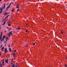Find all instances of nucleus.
Instances as JSON below:
<instances>
[{"mask_svg":"<svg viewBox=\"0 0 67 67\" xmlns=\"http://www.w3.org/2000/svg\"><path fill=\"white\" fill-rule=\"evenodd\" d=\"M13 33L12 31L10 32L9 34V35H8L9 36H10V35H12H12H13Z\"/></svg>","mask_w":67,"mask_h":67,"instance_id":"1","label":"nucleus"},{"mask_svg":"<svg viewBox=\"0 0 67 67\" xmlns=\"http://www.w3.org/2000/svg\"><path fill=\"white\" fill-rule=\"evenodd\" d=\"M0 10H1L0 12V14H1L2 12V11H3V7L0 8Z\"/></svg>","mask_w":67,"mask_h":67,"instance_id":"2","label":"nucleus"},{"mask_svg":"<svg viewBox=\"0 0 67 67\" xmlns=\"http://www.w3.org/2000/svg\"><path fill=\"white\" fill-rule=\"evenodd\" d=\"M4 50H5L4 51V53H7V49L5 48L4 49Z\"/></svg>","mask_w":67,"mask_h":67,"instance_id":"3","label":"nucleus"},{"mask_svg":"<svg viewBox=\"0 0 67 67\" xmlns=\"http://www.w3.org/2000/svg\"><path fill=\"white\" fill-rule=\"evenodd\" d=\"M6 64H8V58H7L6 60L5 61Z\"/></svg>","mask_w":67,"mask_h":67,"instance_id":"4","label":"nucleus"},{"mask_svg":"<svg viewBox=\"0 0 67 67\" xmlns=\"http://www.w3.org/2000/svg\"><path fill=\"white\" fill-rule=\"evenodd\" d=\"M5 5H6V3H5L4 4L3 7V9L4 10V9H5Z\"/></svg>","mask_w":67,"mask_h":67,"instance_id":"5","label":"nucleus"},{"mask_svg":"<svg viewBox=\"0 0 67 67\" xmlns=\"http://www.w3.org/2000/svg\"><path fill=\"white\" fill-rule=\"evenodd\" d=\"M5 35L3 36V37L2 38V40H4V38H5Z\"/></svg>","mask_w":67,"mask_h":67,"instance_id":"6","label":"nucleus"},{"mask_svg":"<svg viewBox=\"0 0 67 67\" xmlns=\"http://www.w3.org/2000/svg\"><path fill=\"white\" fill-rule=\"evenodd\" d=\"M10 16V15H8L7 16H6L5 18H4V19H7L9 16Z\"/></svg>","mask_w":67,"mask_h":67,"instance_id":"7","label":"nucleus"},{"mask_svg":"<svg viewBox=\"0 0 67 67\" xmlns=\"http://www.w3.org/2000/svg\"><path fill=\"white\" fill-rule=\"evenodd\" d=\"M19 28H20V27L19 26L17 27V28L16 29V30H17V29H18L19 30H21V29H19Z\"/></svg>","mask_w":67,"mask_h":67,"instance_id":"8","label":"nucleus"},{"mask_svg":"<svg viewBox=\"0 0 67 67\" xmlns=\"http://www.w3.org/2000/svg\"><path fill=\"white\" fill-rule=\"evenodd\" d=\"M11 67H15V63H14L13 65H12Z\"/></svg>","mask_w":67,"mask_h":67,"instance_id":"9","label":"nucleus"},{"mask_svg":"<svg viewBox=\"0 0 67 67\" xmlns=\"http://www.w3.org/2000/svg\"><path fill=\"white\" fill-rule=\"evenodd\" d=\"M4 60L2 62V64H3V66L4 65Z\"/></svg>","mask_w":67,"mask_h":67,"instance_id":"10","label":"nucleus"},{"mask_svg":"<svg viewBox=\"0 0 67 67\" xmlns=\"http://www.w3.org/2000/svg\"><path fill=\"white\" fill-rule=\"evenodd\" d=\"M5 38L6 39V42H7V41H8V37H5Z\"/></svg>","mask_w":67,"mask_h":67,"instance_id":"11","label":"nucleus"},{"mask_svg":"<svg viewBox=\"0 0 67 67\" xmlns=\"http://www.w3.org/2000/svg\"><path fill=\"white\" fill-rule=\"evenodd\" d=\"M4 21V23H3V24H2V25H4L5 24V22L6 21Z\"/></svg>","mask_w":67,"mask_h":67,"instance_id":"12","label":"nucleus"},{"mask_svg":"<svg viewBox=\"0 0 67 67\" xmlns=\"http://www.w3.org/2000/svg\"><path fill=\"white\" fill-rule=\"evenodd\" d=\"M1 38H2V36L1 35L0 36V41H1Z\"/></svg>","mask_w":67,"mask_h":67,"instance_id":"13","label":"nucleus"},{"mask_svg":"<svg viewBox=\"0 0 67 67\" xmlns=\"http://www.w3.org/2000/svg\"><path fill=\"white\" fill-rule=\"evenodd\" d=\"M16 8H19V5H17V6L16 7Z\"/></svg>","mask_w":67,"mask_h":67,"instance_id":"14","label":"nucleus"},{"mask_svg":"<svg viewBox=\"0 0 67 67\" xmlns=\"http://www.w3.org/2000/svg\"><path fill=\"white\" fill-rule=\"evenodd\" d=\"M8 26H11V25H10V24L9 23L8 24Z\"/></svg>","mask_w":67,"mask_h":67,"instance_id":"15","label":"nucleus"},{"mask_svg":"<svg viewBox=\"0 0 67 67\" xmlns=\"http://www.w3.org/2000/svg\"><path fill=\"white\" fill-rule=\"evenodd\" d=\"M13 11H14V9H12V10L11 12H13Z\"/></svg>","mask_w":67,"mask_h":67,"instance_id":"16","label":"nucleus"},{"mask_svg":"<svg viewBox=\"0 0 67 67\" xmlns=\"http://www.w3.org/2000/svg\"><path fill=\"white\" fill-rule=\"evenodd\" d=\"M13 56H14V57H15V53H14L13 54Z\"/></svg>","mask_w":67,"mask_h":67,"instance_id":"17","label":"nucleus"},{"mask_svg":"<svg viewBox=\"0 0 67 67\" xmlns=\"http://www.w3.org/2000/svg\"><path fill=\"white\" fill-rule=\"evenodd\" d=\"M10 8V7H9V6H8V7H7V10H8V8Z\"/></svg>","mask_w":67,"mask_h":67,"instance_id":"18","label":"nucleus"},{"mask_svg":"<svg viewBox=\"0 0 67 67\" xmlns=\"http://www.w3.org/2000/svg\"><path fill=\"white\" fill-rule=\"evenodd\" d=\"M0 66H2V64L1 63V64H0Z\"/></svg>","mask_w":67,"mask_h":67,"instance_id":"19","label":"nucleus"},{"mask_svg":"<svg viewBox=\"0 0 67 67\" xmlns=\"http://www.w3.org/2000/svg\"><path fill=\"white\" fill-rule=\"evenodd\" d=\"M4 15H7V13H5L4 14Z\"/></svg>","mask_w":67,"mask_h":67,"instance_id":"20","label":"nucleus"},{"mask_svg":"<svg viewBox=\"0 0 67 67\" xmlns=\"http://www.w3.org/2000/svg\"><path fill=\"white\" fill-rule=\"evenodd\" d=\"M9 51H11V48H9Z\"/></svg>","mask_w":67,"mask_h":67,"instance_id":"21","label":"nucleus"},{"mask_svg":"<svg viewBox=\"0 0 67 67\" xmlns=\"http://www.w3.org/2000/svg\"><path fill=\"white\" fill-rule=\"evenodd\" d=\"M16 50H15L14 51V53H15V52H16Z\"/></svg>","mask_w":67,"mask_h":67,"instance_id":"22","label":"nucleus"},{"mask_svg":"<svg viewBox=\"0 0 67 67\" xmlns=\"http://www.w3.org/2000/svg\"><path fill=\"white\" fill-rule=\"evenodd\" d=\"M33 45H35V43H33Z\"/></svg>","mask_w":67,"mask_h":67,"instance_id":"23","label":"nucleus"},{"mask_svg":"<svg viewBox=\"0 0 67 67\" xmlns=\"http://www.w3.org/2000/svg\"><path fill=\"white\" fill-rule=\"evenodd\" d=\"M64 66L65 67H66L67 66V65H66V64H65Z\"/></svg>","mask_w":67,"mask_h":67,"instance_id":"24","label":"nucleus"},{"mask_svg":"<svg viewBox=\"0 0 67 67\" xmlns=\"http://www.w3.org/2000/svg\"><path fill=\"white\" fill-rule=\"evenodd\" d=\"M61 33H62V34H63V31H61Z\"/></svg>","mask_w":67,"mask_h":67,"instance_id":"25","label":"nucleus"},{"mask_svg":"<svg viewBox=\"0 0 67 67\" xmlns=\"http://www.w3.org/2000/svg\"><path fill=\"white\" fill-rule=\"evenodd\" d=\"M2 47V45H1V46L0 48H1V47Z\"/></svg>","mask_w":67,"mask_h":67,"instance_id":"26","label":"nucleus"},{"mask_svg":"<svg viewBox=\"0 0 67 67\" xmlns=\"http://www.w3.org/2000/svg\"><path fill=\"white\" fill-rule=\"evenodd\" d=\"M4 49V47H3L2 48V49Z\"/></svg>","mask_w":67,"mask_h":67,"instance_id":"27","label":"nucleus"},{"mask_svg":"<svg viewBox=\"0 0 67 67\" xmlns=\"http://www.w3.org/2000/svg\"><path fill=\"white\" fill-rule=\"evenodd\" d=\"M10 5H11V4H9V7H10Z\"/></svg>","mask_w":67,"mask_h":67,"instance_id":"28","label":"nucleus"},{"mask_svg":"<svg viewBox=\"0 0 67 67\" xmlns=\"http://www.w3.org/2000/svg\"><path fill=\"white\" fill-rule=\"evenodd\" d=\"M1 56V53L0 52V57Z\"/></svg>","mask_w":67,"mask_h":67,"instance_id":"29","label":"nucleus"},{"mask_svg":"<svg viewBox=\"0 0 67 67\" xmlns=\"http://www.w3.org/2000/svg\"><path fill=\"white\" fill-rule=\"evenodd\" d=\"M9 13H8L6 15H7V14H9Z\"/></svg>","mask_w":67,"mask_h":67,"instance_id":"30","label":"nucleus"},{"mask_svg":"<svg viewBox=\"0 0 67 67\" xmlns=\"http://www.w3.org/2000/svg\"><path fill=\"white\" fill-rule=\"evenodd\" d=\"M25 32H27V30H26L25 31Z\"/></svg>","mask_w":67,"mask_h":67,"instance_id":"31","label":"nucleus"},{"mask_svg":"<svg viewBox=\"0 0 67 67\" xmlns=\"http://www.w3.org/2000/svg\"><path fill=\"white\" fill-rule=\"evenodd\" d=\"M12 61H13V59H12Z\"/></svg>","mask_w":67,"mask_h":67,"instance_id":"32","label":"nucleus"},{"mask_svg":"<svg viewBox=\"0 0 67 67\" xmlns=\"http://www.w3.org/2000/svg\"><path fill=\"white\" fill-rule=\"evenodd\" d=\"M15 67H17V66L16 65H16H15Z\"/></svg>","mask_w":67,"mask_h":67,"instance_id":"33","label":"nucleus"},{"mask_svg":"<svg viewBox=\"0 0 67 67\" xmlns=\"http://www.w3.org/2000/svg\"><path fill=\"white\" fill-rule=\"evenodd\" d=\"M26 26H28V25H27V24H26Z\"/></svg>","mask_w":67,"mask_h":67,"instance_id":"34","label":"nucleus"},{"mask_svg":"<svg viewBox=\"0 0 67 67\" xmlns=\"http://www.w3.org/2000/svg\"><path fill=\"white\" fill-rule=\"evenodd\" d=\"M4 19H3V20L2 21V22H3V21H4Z\"/></svg>","mask_w":67,"mask_h":67,"instance_id":"35","label":"nucleus"},{"mask_svg":"<svg viewBox=\"0 0 67 67\" xmlns=\"http://www.w3.org/2000/svg\"><path fill=\"white\" fill-rule=\"evenodd\" d=\"M19 8H18V10H19Z\"/></svg>","mask_w":67,"mask_h":67,"instance_id":"36","label":"nucleus"},{"mask_svg":"<svg viewBox=\"0 0 67 67\" xmlns=\"http://www.w3.org/2000/svg\"><path fill=\"white\" fill-rule=\"evenodd\" d=\"M2 42H3V41H4V40H2Z\"/></svg>","mask_w":67,"mask_h":67,"instance_id":"37","label":"nucleus"},{"mask_svg":"<svg viewBox=\"0 0 67 67\" xmlns=\"http://www.w3.org/2000/svg\"><path fill=\"white\" fill-rule=\"evenodd\" d=\"M2 42V40H1V42Z\"/></svg>","mask_w":67,"mask_h":67,"instance_id":"38","label":"nucleus"},{"mask_svg":"<svg viewBox=\"0 0 67 67\" xmlns=\"http://www.w3.org/2000/svg\"><path fill=\"white\" fill-rule=\"evenodd\" d=\"M12 4V3H10V4Z\"/></svg>","mask_w":67,"mask_h":67,"instance_id":"39","label":"nucleus"},{"mask_svg":"<svg viewBox=\"0 0 67 67\" xmlns=\"http://www.w3.org/2000/svg\"><path fill=\"white\" fill-rule=\"evenodd\" d=\"M3 49H2V51H3Z\"/></svg>","mask_w":67,"mask_h":67,"instance_id":"40","label":"nucleus"},{"mask_svg":"<svg viewBox=\"0 0 67 67\" xmlns=\"http://www.w3.org/2000/svg\"><path fill=\"white\" fill-rule=\"evenodd\" d=\"M1 1H2V0H0V2H1Z\"/></svg>","mask_w":67,"mask_h":67,"instance_id":"41","label":"nucleus"},{"mask_svg":"<svg viewBox=\"0 0 67 67\" xmlns=\"http://www.w3.org/2000/svg\"><path fill=\"white\" fill-rule=\"evenodd\" d=\"M18 11H19V10H17V12H18Z\"/></svg>","mask_w":67,"mask_h":67,"instance_id":"42","label":"nucleus"},{"mask_svg":"<svg viewBox=\"0 0 67 67\" xmlns=\"http://www.w3.org/2000/svg\"><path fill=\"white\" fill-rule=\"evenodd\" d=\"M1 29V27H0V31L1 30V29Z\"/></svg>","mask_w":67,"mask_h":67,"instance_id":"43","label":"nucleus"},{"mask_svg":"<svg viewBox=\"0 0 67 67\" xmlns=\"http://www.w3.org/2000/svg\"><path fill=\"white\" fill-rule=\"evenodd\" d=\"M9 52H11V51L10 50H9Z\"/></svg>","mask_w":67,"mask_h":67,"instance_id":"44","label":"nucleus"},{"mask_svg":"<svg viewBox=\"0 0 67 67\" xmlns=\"http://www.w3.org/2000/svg\"><path fill=\"white\" fill-rule=\"evenodd\" d=\"M8 47H10V46H9Z\"/></svg>","mask_w":67,"mask_h":67,"instance_id":"45","label":"nucleus"},{"mask_svg":"<svg viewBox=\"0 0 67 67\" xmlns=\"http://www.w3.org/2000/svg\"><path fill=\"white\" fill-rule=\"evenodd\" d=\"M5 46H6V44H5Z\"/></svg>","mask_w":67,"mask_h":67,"instance_id":"46","label":"nucleus"},{"mask_svg":"<svg viewBox=\"0 0 67 67\" xmlns=\"http://www.w3.org/2000/svg\"><path fill=\"white\" fill-rule=\"evenodd\" d=\"M11 65H12V63H11Z\"/></svg>","mask_w":67,"mask_h":67,"instance_id":"47","label":"nucleus"},{"mask_svg":"<svg viewBox=\"0 0 67 67\" xmlns=\"http://www.w3.org/2000/svg\"><path fill=\"white\" fill-rule=\"evenodd\" d=\"M1 62H0V64H1Z\"/></svg>","mask_w":67,"mask_h":67,"instance_id":"48","label":"nucleus"},{"mask_svg":"<svg viewBox=\"0 0 67 67\" xmlns=\"http://www.w3.org/2000/svg\"><path fill=\"white\" fill-rule=\"evenodd\" d=\"M0 67H2V66H1Z\"/></svg>","mask_w":67,"mask_h":67,"instance_id":"49","label":"nucleus"},{"mask_svg":"<svg viewBox=\"0 0 67 67\" xmlns=\"http://www.w3.org/2000/svg\"><path fill=\"white\" fill-rule=\"evenodd\" d=\"M15 1V0H13V1Z\"/></svg>","mask_w":67,"mask_h":67,"instance_id":"50","label":"nucleus"},{"mask_svg":"<svg viewBox=\"0 0 67 67\" xmlns=\"http://www.w3.org/2000/svg\"><path fill=\"white\" fill-rule=\"evenodd\" d=\"M26 47L27 46L26 45Z\"/></svg>","mask_w":67,"mask_h":67,"instance_id":"51","label":"nucleus"},{"mask_svg":"<svg viewBox=\"0 0 67 67\" xmlns=\"http://www.w3.org/2000/svg\"><path fill=\"white\" fill-rule=\"evenodd\" d=\"M7 9V8H6V10Z\"/></svg>","mask_w":67,"mask_h":67,"instance_id":"52","label":"nucleus"},{"mask_svg":"<svg viewBox=\"0 0 67 67\" xmlns=\"http://www.w3.org/2000/svg\"><path fill=\"white\" fill-rule=\"evenodd\" d=\"M4 43H5V42H4Z\"/></svg>","mask_w":67,"mask_h":67,"instance_id":"53","label":"nucleus"},{"mask_svg":"<svg viewBox=\"0 0 67 67\" xmlns=\"http://www.w3.org/2000/svg\"><path fill=\"white\" fill-rule=\"evenodd\" d=\"M17 67H19V66H17Z\"/></svg>","mask_w":67,"mask_h":67,"instance_id":"54","label":"nucleus"},{"mask_svg":"<svg viewBox=\"0 0 67 67\" xmlns=\"http://www.w3.org/2000/svg\"><path fill=\"white\" fill-rule=\"evenodd\" d=\"M1 34H2V32H1Z\"/></svg>","mask_w":67,"mask_h":67,"instance_id":"55","label":"nucleus"}]
</instances>
